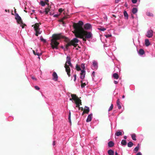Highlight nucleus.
Listing matches in <instances>:
<instances>
[{"label": "nucleus", "mask_w": 155, "mask_h": 155, "mask_svg": "<svg viewBox=\"0 0 155 155\" xmlns=\"http://www.w3.org/2000/svg\"><path fill=\"white\" fill-rule=\"evenodd\" d=\"M62 37L60 35H56L51 40V46L53 49H58V46L59 44V43L57 40L60 39Z\"/></svg>", "instance_id": "1"}, {"label": "nucleus", "mask_w": 155, "mask_h": 155, "mask_svg": "<svg viewBox=\"0 0 155 155\" xmlns=\"http://www.w3.org/2000/svg\"><path fill=\"white\" fill-rule=\"evenodd\" d=\"M71 97L72 98L70 99V100L72 101V102L75 103L76 104V107H78L79 109H80L81 107H80V104H81V100L77 98L76 95L74 94H71Z\"/></svg>", "instance_id": "2"}, {"label": "nucleus", "mask_w": 155, "mask_h": 155, "mask_svg": "<svg viewBox=\"0 0 155 155\" xmlns=\"http://www.w3.org/2000/svg\"><path fill=\"white\" fill-rule=\"evenodd\" d=\"M71 59L70 57L69 56H67L66 58V61L64 65V67L65 68L66 71L67 73V74L68 77L70 76L71 69L70 67L67 64H70L71 63Z\"/></svg>", "instance_id": "3"}, {"label": "nucleus", "mask_w": 155, "mask_h": 155, "mask_svg": "<svg viewBox=\"0 0 155 155\" xmlns=\"http://www.w3.org/2000/svg\"><path fill=\"white\" fill-rule=\"evenodd\" d=\"M93 38V34L91 32L86 31L85 34L81 36V38L84 41H86L87 39L92 38Z\"/></svg>", "instance_id": "4"}, {"label": "nucleus", "mask_w": 155, "mask_h": 155, "mask_svg": "<svg viewBox=\"0 0 155 155\" xmlns=\"http://www.w3.org/2000/svg\"><path fill=\"white\" fill-rule=\"evenodd\" d=\"M39 27V25L38 23H35L34 25V28L35 31V35L37 36L42 32V31L40 30Z\"/></svg>", "instance_id": "5"}, {"label": "nucleus", "mask_w": 155, "mask_h": 155, "mask_svg": "<svg viewBox=\"0 0 155 155\" xmlns=\"http://www.w3.org/2000/svg\"><path fill=\"white\" fill-rule=\"evenodd\" d=\"M15 18L16 20L18 23L20 25V26L22 28H23L25 25L23 24L21 17L18 14H16Z\"/></svg>", "instance_id": "6"}, {"label": "nucleus", "mask_w": 155, "mask_h": 155, "mask_svg": "<svg viewBox=\"0 0 155 155\" xmlns=\"http://www.w3.org/2000/svg\"><path fill=\"white\" fill-rule=\"evenodd\" d=\"M98 63L96 61H92V64L91 66L92 69L94 70H97L98 68Z\"/></svg>", "instance_id": "7"}, {"label": "nucleus", "mask_w": 155, "mask_h": 155, "mask_svg": "<svg viewBox=\"0 0 155 155\" xmlns=\"http://www.w3.org/2000/svg\"><path fill=\"white\" fill-rule=\"evenodd\" d=\"M153 31L151 29L148 30L146 34V37L148 38H152L153 36Z\"/></svg>", "instance_id": "8"}, {"label": "nucleus", "mask_w": 155, "mask_h": 155, "mask_svg": "<svg viewBox=\"0 0 155 155\" xmlns=\"http://www.w3.org/2000/svg\"><path fill=\"white\" fill-rule=\"evenodd\" d=\"M84 28L86 30H91L92 29V26L91 24L87 23L84 25Z\"/></svg>", "instance_id": "9"}, {"label": "nucleus", "mask_w": 155, "mask_h": 155, "mask_svg": "<svg viewBox=\"0 0 155 155\" xmlns=\"http://www.w3.org/2000/svg\"><path fill=\"white\" fill-rule=\"evenodd\" d=\"M81 87L82 88H83L87 84H88V82L86 80L83 79L81 81Z\"/></svg>", "instance_id": "10"}, {"label": "nucleus", "mask_w": 155, "mask_h": 155, "mask_svg": "<svg viewBox=\"0 0 155 155\" xmlns=\"http://www.w3.org/2000/svg\"><path fill=\"white\" fill-rule=\"evenodd\" d=\"M53 77V80L55 81H57L58 80V76L56 73L54 71L52 74Z\"/></svg>", "instance_id": "11"}, {"label": "nucleus", "mask_w": 155, "mask_h": 155, "mask_svg": "<svg viewBox=\"0 0 155 155\" xmlns=\"http://www.w3.org/2000/svg\"><path fill=\"white\" fill-rule=\"evenodd\" d=\"M85 75V70H81V73H80V78L82 79H83Z\"/></svg>", "instance_id": "12"}, {"label": "nucleus", "mask_w": 155, "mask_h": 155, "mask_svg": "<svg viewBox=\"0 0 155 155\" xmlns=\"http://www.w3.org/2000/svg\"><path fill=\"white\" fill-rule=\"evenodd\" d=\"M78 39L76 38H74L71 41V43L72 44V45H74L76 43L78 42Z\"/></svg>", "instance_id": "13"}, {"label": "nucleus", "mask_w": 155, "mask_h": 155, "mask_svg": "<svg viewBox=\"0 0 155 155\" xmlns=\"http://www.w3.org/2000/svg\"><path fill=\"white\" fill-rule=\"evenodd\" d=\"M92 114H90L88 116L86 120V122H89L91 120L92 117Z\"/></svg>", "instance_id": "14"}, {"label": "nucleus", "mask_w": 155, "mask_h": 155, "mask_svg": "<svg viewBox=\"0 0 155 155\" xmlns=\"http://www.w3.org/2000/svg\"><path fill=\"white\" fill-rule=\"evenodd\" d=\"M140 56H142L143 54H144L145 52L144 50L142 49H140L138 52Z\"/></svg>", "instance_id": "15"}, {"label": "nucleus", "mask_w": 155, "mask_h": 155, "mask_svg": "<svg viewBox=\"0 0 155 155\" xmlns=\"http://www.w3.org/2000/svg\"><path fill=\"white\" fill-rule=\"evenodd\" d=\"M145 45L147 47L148 46L150 45V43L149 40L148 39H146L145 40Z\"/></svg>", "instance_id": "16"}, {"label": "nucleus", "mask_w": 155, "mask_h": 155, "mask_svg": "<svg viewBox=\"0 0 155 155\" xmlns=\"http://www.w3.org/2000/svg\"><path fill=\"white\" fill-rule=\"evenodd\" d=\"M117 104L118 109H120L121 108V107L120 101L118 99L117 101Z\"/></svg>", "instance_id": "17"}, {"label": "nucleus", "mask_w": 155, "mask_h": 155, "mask_svg": "<svg viewBox=\"0 0 155 155\" xmlns=\"http://www.w3.org/2000/svg\"><path fill=\"white\" fill-rule=\"evenodd\" d=\"M114 145V143L112 141H109L108 143V146L109 147H112Z\"/></svg>", "instance_id": "18"}, {"label": "nucleus", "mask_w": 155, "mask_h": 155, "mask_svg": "<svg viewBox=\"0 0 155 155\" xmlns=\"http://www.w3.org/2000/svg\"><path fill=\"white\" fill-rule=\"evenodd\" d=\"M115 135L117 136H119L122 135V133L121 130H119L115 134Z\"/></svg>", "instance_id": "19"}, {"label": "nucleus", "mask_w": 155, "mask_h": 155, "mask_svg": "<svg viewBox=\"0 0 155 155\" xmlns=\"http://www.w3.org/2000/svg\"><path fill=\"white\" fill-rule=\"evenodd\" d=\"M124 15L125 17V19H127L128 18V15L126 11H124Z\"/></svg>", "instance_id": "20"}, {"label": "nucleus", "mask_w": 155, "mask_h": 155, "mask_svg": "<svg viewBox=\"0 0 155 155\" xmlns=\"http://www.w3.org/2000/svg\"><path fill=\"white\" fill-rule=\"evenodd\" d=\"M33 53H34V54L35 55H37L38 56V58L39 59H40V58L39 57V56H40V55H42V53H39L38 52H35V51H33Z\"/></svg>", "instance_id": "21"}, {"label": "nucleus", "mask_w": 155, "mask_h": 155, "mask_svg": "<svg viewBox=\"0 0 155 155\" xmlns=\"http://www.w3.org/2000/svg\"><path fill=\"white\" fill-rule=\"evenodd\" d=\"M121 144L123 146H125L127 145V142L125 140H122L121 141Z\"/></svg>", "instance_id": "22"}, {"label": "nucleus", "mask_w": 155, "mask_h": 155, "mask_svg": "<svg viewBox=\"0 0 155 155\" xmlns=\"http://www.w3.org/2000/svg\"><path fill=\"white\" fill-rule=\"evenodd\" d=\"M40 4L42 6H45L46 4H47L48 5V4H47V3L45 2L42 0L40 2Z\"/></svg>", "instance_id": "23"}, {"label": "nucleus", "mask_w": 155, "mask_h": 155, "mask_svg": "<svg viewBox=\"0 0 155 155\" xmlns=\"http://www.w3.org/2000/svg\"><path fill=\"white\" fill-rule=\"evenodd\" d=\"M108 153L109 155H114V152L112 150L110 149L108 150Z\"/></svg>", "instance_id": "24"}, {"label": "nucleus", "mask_w": 155, "mask_h": 155, "mask_svg": "<svg viewBox=\"0 0 155 155\" xmlns=\"http://www.w3.org/2000/svg\"><path fill=\"white\" fill-rule=\"evenodd\" d=\"M113 77L116 79H118L119 78V75L117 73H114L113 74Z\"/></svg>", "instance_id": "25"}, {"label": "nucleus", "mask_w": 155, "mask_h": 155, "mask_svg": "<svg viewBox=\"0 0 155 155\" xmlns=\"http://www.w3.org/2000/svg\"><path fill=\"white\" fill-rule=\"evenodd\" d=\"M138 10L137 8H133L132 11V12L133 14H135L137 12Z\"/></svg>", "instance_id": "26"}, {"label": "nucleus", "mask_w": 155, "mask_h": 155, "mask_svg": "<svg viewBox=\"0 0 155 155\" xmlns=\"http://www.w3.org/2000/svg\"><path fill=\"white\" fill-rule=\"evenodd\" d=\"M139 144L138 143L137 146L134 149V151L135 152H137L138 151L139 149Z\"/></svg>", "instance_id": "27"}, {"label": "nucleus", "mask_w": 155, "mask_h": 155, "mask_svg": "<svg viewBox=\"0 0 155 155\" xmlns=\"http://www.w3.org/2000/svg\"><path fill=\"white\" fill-rule=\"evenodd\" d=\"M71 45H72V44L71 41L70 42H68L66 44V48L67 49L68 47Z\"/></svg>", "instance_id": "28"}, {"label": "nucleus", "mask_w": 155, "mask_h": 155, "mask_svg": "<svg viewBox=\"0 0 155 155\" xmlns=\"http://www.w3.org/2000/svg\"><path fill=\"white\" fill-rule=\"evenodd\" d=\"M133 145V143L131 141H130L127 144V146L129 147H132Z\"/></svg>", "instance_id": "29"}, {"label": "nucleus", "mask_w": 155, "mask_h": 155, "mask_svg": "<svg viewBox=\"0 0 155 155\" xmlns=\"http://www.w3.org/2000/svg\"><path fill=\"white\" fill-rule=\"evenodd\" d=\"M49 11H50L49 8H47L45 9L44 12H45V14H48Z\"/></svg>", "instance_id": "30"}, {"label": "nucleus", "mask_w": 155, "mask_h": 155, "mask_svg": "<svg viewBox=\"0 0 155 155\" xmlns=\"http://www.w3.org/2000/svg\"><path fill=\"white\" fill-rule=\"evenodd\" d=\"M131 137L132 139L134 140H136V136L135 134H133L131 135Z\"/></svg>", "instance_id": "31"}, {"label": "nucleus", "mask_w": 155, "mask_h": 155, "mask_svg": "<svg viewBox=\"0 0 155 155\" xmlns=\"http://www.w3.org/2000/svg\"><path fill=\"white\" fill-rule=\"evenodd\" d=\"M76 68L78 71H79L80 70L81 71V69L80 67L78 64H76Z\"/></svg>", "instance_id": "32"}, {"label": "nucleus", "mask_w": 155, "mask_h": 155, "mask_svg": "<svg viewBox=\"0 0 155 155\" xmlns=\"http://www.w3.org/2000/svg\"><path fill=\"white\" fill-rule=\"evenodd\" d=\"M98 29L101 31H104L106 30V28L102 27L100 28H98Z\"/></svg>", "instance_id": "33"}, {"label": "nucleus", "mask_w": 155, "mask_h": 155, "mask_svg": "<svg viewBox=\"0 0 155 155\" xmlns=\"http://www.w3.org/2000/svg\"><path fill=\"white\" fill-rule=\"evenodd\" d=\"M85 110L87 111V112H86V113L87 114H88V112H89V111H90L89 108L88 107L86 106H85Z\"/></svg>", "instance_id": "34"}, {"label": "nucleus", "mask_w": 155, "mask_h": 155, "mask_svg": "<svg viewBox=\"0 0 155 155\" xmlns=\"http://www.w3.org/2000/svg\"><path fill=\"white\" fill-rule=\"evenodd\" d=\"M78 24L80 26H82L84 24V23L82 21H78Z\"/></svg>", "instance_id": "35"}, {"label": "nucleus", "mask_w": 155, "mask_h": 155, "mask_svg": "<svg viewBox=\"0 0 155 155\" xmlns=\"http://www.w3.org/2000/svg\"><path fill=\"white\" fill-rule=\"evenodd\" d=\"M104 36L106 37V38H108L111 37L112 35L111 34H108L105 35Z\"/></svg>", "instance_id": "36"}, {"label": "nucleus", "mask_w": 155, "mask_h": 155, "mask_svg": "<svg viewBox=\"0 0 155 155\" xmlns=\"http://www.w3.org/2000/svg\"><path fill=\"white\" fill-rule=\"evenodd\" d=\"M146 15H147L150 16H152L153 15L152 13H150L149 12H147L146 13Z\"/></svg>", "instance_id": "37"}, {"label": "nucleus", "mask_w": 155, "mask_h": 155, "mask_svg": "<svg viewBox=\"0 0 155 155\" xmlns=\"http://www.w3.org/2000/svg\"><path fill=\"white\" fill-rule=\"evenodd\" d=\"M95 72L94 71H93L92 74H91V76L92 77V78H94L95 77Z\"/></svg>", "instance_id": "38"}, {"label": "nucleus", "mask_w": 155, "mask_h": 155, "mask_svg": "<svg viewBox=\"0 0 155 155\" xmlns=\"http://www.w3.org/2000/svg\"><path fill=\"white\" fill-rule=\"evenodd\" d=\"M113 104H112L111 105V106H110V107L108 109V111H110L111 110H112L113 108Z\"/></svg>", "instance_id": "39"}, {"label": "nucleus", "mask_w": 155, "mask_h": 155, "mask_svg": "<svg viewBox=\"0 0 155 155\" xmlns=\"http://www.w3.org/2000/svg\"><path fill=\"white\" fill-rule=\"evenodd\" d=\"M81 68H82V70H85V66H84V64H81Z\"/></svg>", "instance_id": "40"}, {"label": "nucleus", "mask_w": 155, "mask_h": 155, "mask_svg": "<svg viewBox=\"0 0 155 155\" xmlns=\"http://www.w3.org/2000/svg\"><path fill=\"white\" fill-rule=\"evenodd\" d=\"M40 40L41 41H43L44 42H45L46 41V40L45 39H44L42 37H41Z\"/></svg>", "instance_id": "41"}, {"label": "nucleus", "mask_w": 155, "mask_h": 155, "mask_svg": "<svg viewBox=\"0 0 155 155\" xmlns=\"http://www.w3.org/2000/svg\"><path fill=\"white\" fill-rule=\"evenodd\" d=\"M68 120L69 122L71 124V116L70 115H68Z\"/></svg>", "instance_id": "42"}, {"label": "nucleus", "mask_w": 155, "mask_h": 155, "mask_svg": "<svg viewBox=\"0 0 155 155\" xmlns=\"http://www.w3.org/2000/svg\"><path fill=\"white\" fill-rule=\"evenodd\" d=\"M31 78L34 80V81H37V79L35 78L34 76H31Z\"/></svg>", "instance_id": "43"}, {"label": "nucleus", "mask_w": 155, "mask_h": 155, "mask_svg": "<svg viewBox=\"0 0 155 155\" xmlns=\"http://www.w3.org/2000/svg\"><path fill=\"white\" fill-rule=\"evenodd\" d=\"M35 89L37 90H38L40 89V88L37 86H35Z\"/></svg>", "instance_id": "44"}, {"label": "nucleus", "mask_w": 155, "mask_h": 155, "mask_svg": "<svg viewBox=\"0 0 155 155\" xmlns=\"http://www.w3.org/2000/svg\"><path fill=\"white\" fill-rule=\"evenodd\" d=\"M133 4H135L137 1V0H131Z\"/></svg>", "instance_id": "45"}, {"label": "nucleus", "mask_w": 155, "mask_h": 155, "mask_svg": "<svg viewBox=\"0 0 155 155\" xmlns=\"http://www.w3.org/2000/svg\"><path fill=\"white\" fill-rule=\"evenodd\" d=\"M63 9L61 8H59L58 10V11L60 12V13H61L63 11Z\"/></svg>", "instance_id": "46"}, {"label": "nucleus", "mask_w": 155, "mask_h": 155, "mask_svg": "<svg viewBox=\"0 0 155 155\" xmlns=\"http://www.w3.org/2000/svg\"><path fill=\"white\" fill-rule=\"evenodd\" d=\"M74 81H75L76 80V74H74Z\"/></svg>", "instance_id": "47"}, {"label": "nucleus", "mask_w": 155, "mask_h": 155, "mask_svg": "<svg viewBox=\"0 0 155 155\" xmlns=\"http://www.w3.org/2000/svg\"><path fill=\"white\" fill-rule=\"evenodd\" d=\"M136 155H142V153L140 152H138Z\"/></svg>", "instance_id": "48"}, {"label": "nucleus", "mask_w": 155, "mask_h": 155, "mask_svg": "<svg viewBox=\"0 0 155 155\" xmlns=\"http://www.w3.org/2000/svg\"><path fill=\"white\" fill-rule=\"evenodd\" d=\"M124 6L126 7H128V5L127 3V2H126L125 3V4H124Z\"/></svg>", "instance_id": "49"}, {"label": "nucleus", "mask_w": 155, "mask_h": 155, "mask_svg": "<svg viewBox=\"0 0 155 155\" xmlns=\"http://www.w3.org/2000/svg\"><path fill=\"white\" fill-rule=\"evenodd\" d=\"M68 64L69 65V66L71 67V68H72L73 67V65H72V64H71V63L70 64Z\"/></svg>", "instance_id": "50"}, {"label": "nucleus", "mask_w": 155, "mask_h": 155, "mask_svg": "<svg viewBox=\"0 0 155 155\" xmlns=\"http://www.w3.org/2000/svg\"><path fill=\"white\" fill-rule=\"evenodd\" d=\"M58 16V14H55L54 15V17H57Z\"/></svg>", "instance_id": "51"}, {"label": "nucleus", "mask_w": 155, "mask_h": 155, "mask_svg": "<svg viewBox=\"0 0 155 155\" xmlns=\"http://www.w3.org/2000/svg\"><path fill=\"white\" fill-rule=\"evenodd\" d=\"M114 83L115 84H117L118 83V81H114Z\"/></svg>", "instance_id": "52"}, {"label": "nucleus", "mask_w": 155, "mask_h": 155, "mask_svg": "<svg viewBox=\"0 0 155 155\" xmlns=\"http://www.w3.org/2000/svg\"><path fill=\"white\" fill-rule=\"evenodd\" d=\"M55 144V141H54L53 142V143H52V145L53 146H54Z\"/></svg>", "instance_id": "53"}, {"label": "nucleus", "mask_w": 155, "mask_h": 155, "mask_svg": "<svg viewBox=\"0 0 155 155\" xmlns=\"http://www.w3.org/2000/svg\"><path fill=\"white\" fill-rule=\"evenodd\" d=\"M119 1L120 0H115V3H118L119 2Z\"/></svg>", "instance_id": "54"}, {"label": "nucleus", "mask_w": 155, "mask_h": 155, "mask_svg": "<svg viewBox=\"0 0 155 155\" xmlns=\"http://www.w3.org/2000/svg\"><path fill=\"white\" fill-rule=\"evenodd\" d=\"M124 138L125 140L127 138V136H124Z\"/></svg>", "instance_id": "55"}, {"label": "nucleus", "mask_w": 155, "mask_h": 155, "mask_svg": "<svg viewBox=\"0 0 155 155\" xmlns=\"http://www.w3.org/2000/svg\"><path fill=\"white\" fill-rule=\"evenodd\" d=\"M61 48L63 49H64V48L63 46H61Z\"/></svg>", "instance_id": "56"}, {"label": "nucleus", "mask_w": 155, "mask_h": 155, "mask_svg": "<svg viewBox=\"0 0 155 155\" xmlns=\"http://www.w3.org/2000/svg\"><path fill=\"white\" fill-rule=\"evenodd\" d=\"M69 114L68 115H70V116H71V113L70 111H69Z\"/></svg>", "instance_id": "57"}, {"label": "nucleus", "mask_w": 155, "mask_h": 155, "mask_svg": "<svg viewBox=\"0 0 155 155\" xmlns=\"http://www.w3.org/2000/svg\"><path fill=\"white\" fill-rule=\"evenodd\" d=\"M115 155H118V153L117 152H115Z\"/></svg>", "instance_id": "58"}, {"label": "nucleus", "mask_w": 155, "mask_h": 155, "mask_svg": "<svg viewBox=\"0 0 155 155\" xmlns=\"http://www.w3.org/2000/svg\"><path fill=\"white\" fill-rule=\"evenodd\" d=\"M50 13V15H53V14H52L50 12H49Z\"/></svg>", "instance_id": "59"}, {"label": "nucleus", "mask_w": 155, "mask_h": 155, "mask_svg": "<svg viewBox=\"0 0 155 155\" xmlns=\"http://www.w3.org/2000/svg\"><path fill=\"white\" fill-rule=\"evenodd\" d=\"M122 98H125V96L124 95H123V96H122Z\"/></svg>", "instance_id": "60"}, {"label": "nucleus", "mask_w": 155, "mask_h": 155, "mask_svg": "<svg viewBox=\"0 0 155 155\" xmlns=\"http://www.w3.org/2000/svg\"><path fill=\"white\" fill-rule=\"evenodd\" d=\"M32 11H33V12H34L35 11H34V10H32Z\"/></svg>", "instance_id": "61"}, {"label": "nucleus", "mask_w": 155, "mask_h": 155, "mask_svg": "<svg viewBox=\"0 0 155 155\" xmlns=\"http://www.w3.org/2000/svg\"><path fill=\"white\" fill-rule=\"evenodd\" d=\"M81 109H83V108H82V107H81Z\"/></svg>", "instance_id": "62"}, {"label": "nucleus", "mask_w": 155, "mask_h": 155, "mask_svg": "<svg viewBox=\"0 0 155 155\" xmlns=\"http://www.w3.org/2000/svg\"><path fill=\"white\" fill-rule=\"evenodd\" d=\"M77 49L78 50V48H77Z\"/></svg>", "instance_id": "63"}]
</instances>
